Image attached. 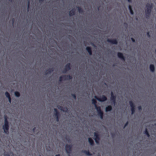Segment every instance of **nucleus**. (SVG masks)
I'll return each instance as SVG.
<instances>
[{
	"label": "nucleus",
	"instance_id": "c756f323",
	"mask_svg": "<svg viewBox=\"0 0 156 156\" xmlns=\"http://www.w3.org/2000/svg\"><path fill=\"white\" fill-rule=\"evenodd\" d=\"M30 2L29 1L28 2V4H27V9H28V10H29V8H30Z\"/></svg>",
	"mask_w": 156,
	"mask_h": 156
},
{
	"label": "nucleus",
	"instance_id": "412c9836",
	"mask_svg": "<svg viewBox=\"0 0 156 156\" xmlns=\"http://www.w3.org/2000/svg\"><path fill=\"white\" fill-rule=\"evenodd\" d=\"M112 109V107L111 106H108L105 108L106 112H108L111 111Z\"/></svg>",
	"mask_w": 156,
	"mask_h": 156
},
{
	"label": "nucleus",
	"instance_id": "7ed1b4c3",
	"mask_svg": "<svg viewBox=\"0 0 156 156\" xmlns=\"http://www.w3.org/2000/svg\"><path fill=\"white\" fill-rule=\"evenodd\" d=\"M72 145L67 144L65 146V149L68 155H69L71 153L72 150Z\"/></svg>",
	"mask_w": 156,
	"mask_h": 156
},
{
	"label": "nucleus",
	"instance_id": "6e6552de",
	"mask_svg": "<svg viewBox=\"0 0 156 156\" xmlns=\"http://www.w3.org/2000/svg\"><path fill=\"white\" fill-rule=\"evenodd\" d=\"M58 108L60 109L61 111H62L63 112H68V108L66 107H63L62 106H60L58 107Z\"/></svg>",
	"mask_w": 156,
	"mask_h": 156
},
{
	"label": "nucleus",
	"instance_id": "ea45409f",
	"mask_svg": "<svg viewBox=\"0 0 156 156\" xmlns=\"http://www.w3.org/2000/svg\"><path fill=\"white\" fill-rule=\"evenodd\" d=\"M55 156H60V155L59 154H58L55 155Z\"/></svg>",
	"mask_w": 156,
	"mask_h": 156
},
{
	"label": "nucleus",
	"instance_id": "f03ea898",
	"mask_svg": "<svg viewBox=\"0 0 156 156\" xmlns=\"http://www.w3.org/2000/svg\"><path fill=\"white\" fill-rule=\"evenodd\" d=\"M152 4H151L148 3L146 6L145 9V12L147 16L149 15L151 12Z\"/></svg>",
	"mask_w": 156,
	"mask_h": 156
},
{
	"label": "nucleus",
	"instance_id": "1a4fd4ad",
	"mask_svg": "<svg viewBox=\"0 0 156 156\" xmlns=\"http://www.w3.org/2000/svg\"><path fill=\"white\" fill-rule=\"evenodd\" d=\"M54 111L55 112V113H54L55 116L56 117H60V114L58 110L56 108H55L54 109Z\"/></svg>",
	"mask_w": 156,
	"mask_h": 156
},
{
	"label": "nucleus",
	"instance_id": "4c0bfd02",
	"mask_svg": "<svg viewBox=\"0 0 156 156\" xmlns=\"http://www.w3.org/2000/svg\"><path fill=\"white\" fill-rule=\"evenodd\" d=\"M138 108H139V110L141 109V106H139V107H138Z\"/></svg>",
	"mask_w": 156,
	"mask_h": 156
},
{
	"label": "nucleus",
	"instance_id": "79ce46f5",
	"mask_svg": "<svg viewBox=\"0 0 156 156\" xmlns=\"http://www.w3.org/2000/svg\"><path fill=\"white\" fill-rule=\"evenodd\" d=\"M129 2H130V0H128Z\"/></svg>",
	"mask_w": 156,
	"mask_h": 156
},
{
	"label": "nucleus",
	"instance_id": "bb28decb",
	"mask_svg": "<svg viewBox=\"0 0 156 156\" xmlns=\"http://www.w3.org/2000/svg\"><path fill=\"white\" fill-rule=\"evenodd\" d=\"M111 96H112L111 98L112 99V100H113V101L114 102V103H115V98L113 96L112 92H111Z\"/></svg>",
	"mask_w": 156,
	"mask_h": 156
},
{
	"label": "nucleus",
	"instance_id": "ddd939ff",
	"mask_svg": "<svg viewBox=\"0 0 156 156\" xmlns=\"http://www.w3.org/2000/svg\"><path fill=\"white\" fill-rule=\"evenodd\" d=\"M106 98L105 96L102 95L100 98H98V101H103L106 100Z\"/></svg>",
	"mask_w": 156,
	"mask_h": 156
},
{
	"label": "nucleus",
	"instance_id": "9d476101",
	"mask_svg": "<svg viewBox=\"0 0 156 156\" xmlns=\"http://www.w3.org/2000/svg\"><path fill=\"white\" fill-rule=\"evenodd\" d=\"M129 104L131 107L132 113V114H133L135 111L134 106L133 105V103L132 101H130L129 102Z\"/></svg>",
	"mask_w": 156,
	"mask_h": 156
},
{
	"label": "nucleus",
	"instance_id": "f704fd0d",
	"mask_svg": "<svg viewBox=\"0 0 156 156\" xmlns=\"http://www.w3.org/2000/svg\"><path fill=\"white\" fill-rule=\"evenodd\" d=\"M35 129H36L35 127H34V128H33V132H34L35 130Z\"/></svg>",
	"mask_w": 156,
	"mask_h": 156
},
{
	"label": "nucleus",
	"instance_id": "a211bd4d",
	"mask_svg": "<svg viewBox=\"0 0 156 156\" xmlns=\"http://www.w3.org/2000/svg\"><path fill=\"white\" fill-rule=\"evenodd\" d=\"M76 8L78 9V10L80 13H83V10L81 7L79 6H77Z\"/></svg>",
	"mask_w": 156,
	"mask_h": 156
},
{
	"label": "nucleus",
	"instance_id": "c85d7f7f",
	"mask_svg": "<svg viewBox=\"0 0 156 156\" xmlns=\"http://www.w3.org/2000/svg\"><path fill=\"white\" fill-rule=\"evenodd\" d=\"M145 133L148 136V137H149V133H148V132H147V129H146V130H145Z\"/></svg>",
	"mask_w": 156,
	"mask_h": 156
},
{
	"label": "nucleus",
	"instance_id": "5701e85b",
	"mask_svg": "<svg viewBox=\"0 0 156 156\" xmlns=\"http://www.w3.org/2000/svg\"><path fill=\"white\" fill-rule=\"evenodd\" d=\"M14 94H15V96L16 97H19L20 96V94L18 91H15L14 92Z\"/></svg>",
	"mask_w": 156,
	"mask_h": 156
},
{
	"label": "nucleus",
	"instance_id": "58836bf2",
	"mask_svg": "<svg viewBox=\"0 0 156 156\" xmlns=\"http://www.w3.org/2000/svg\"><path fill=\"white\" fill-rule=\"evenodd\" d=\"M14 19H12V23H13L14 22Z\"/></svg>",
	"mask_w": 156,
	"mask_h": 156
},
{
	"label": "nucleus",
	"instance_id": "9b49d317",
	"mask_svg": "<svg viewBox=\"0 0 156 156\" xmlns=\"http://www.w3.org/2000/svg\"><path fill=\"white\" fill-rule=\"evenodd\" d=\"M86 50L89 53L90 55H92V51L91 48L90 47H87L86 48Z\"/></svg>",
	"mask_w": 156,
	"mask_h": 156
},
{
	"label": "nucleus",
	"instance_id": "c9c22d12",
	"mask_svg": "<svg viewBox=\"0 0 156 156\" xmlns=\"http://www.w3.org/2000/svg\"><path fill=\"white\" fill-rule=\"evenodd\" d=\"M128 124V122H127L125 124L124 127H125Z\"/></svg>",
	"mask_w": 156,
	"mask_h": 156
},
{
	"label": "nucleus",
	"instance_id": "a878e982",
	"mask_svg": "<svg viewBox=\"0 0 156 156\" xmlns=\"http://www.w3.org/2000/svg\"><path fill=\"white\" fill-rule=\"evenodd\" d=\"M5 95L6 97L8 98L11 97L10 95L9 94L7 91L5 93Z\"/></svg>",
	"mask_w": 156,
	"mask_h": 156
},
{
	"label": "nucleus",
	"instance_id": "e433bc0d",
	"mask_svg": "<svg viewBox=\"0 0 156 156\" xmlns=\"http://www.w3.org/2000/svg\"><path fill=\"white\" fill-rule=\"evenodd\" d=\"M131 39H132V41H133V42H135V40H134L133 38H131Z\"/></svg>",
	"mask_w": 156,
	"mask_h": 156
},
{
	"label": "nucleus",
	"instance_id": "0eeeda50",
	"mask_svg": "<svg viewBox=\"0 0 156 156\" xmlns=\"http://www.w3.org/2000/svg\"><path fill=\"white\" fill-rule=\"evenodd\" d=\"M54 68L53 67L50 68L45 72V73L46 75L50 74L52 72L54 71Z\"/></svg>",
	"mask_w": 156,
	"mask_h": 156
},
{
	"label": "nucleus",
	"instance_id": "6ab92c4d",
	"mask_svg": "<svg viewBox=\"0 0 156 156\" xmlns=\"http://www.w3.org/2000/svg\"><path fill=\"white\" fill-rule=\"evenodd\" d=\"M98 115H100V117L101 119H102L103 118V115L102 113L101 112V111H100V108L98 107Z\"/></svg>",
	"mask_w": 156,
	"mask_h": 156
},
{
	"label": "nucleus",
	"instance_id": "20e7f679",
	"mask_svg": "<svg viewBox=\"0 0 156 156\" xmlns=\"http://www.w3.org/2000/svg\"><path fill=\"white\" fill-rule=\"evenodd\" d=\"M71 69V65L70 63H67L65 66V68L64 70L63 71V73H65L67 71L70 70Z\"/></svg>",
	"mask_w": 156,
	"mask_h": 156
},
{
	"label": "nucleus",
	"instance_id": "f3484780",
	"mask_svg": "<svg viewBox=\"0 0 156 156\" xmlns=\"http://www.w3.org/2000/svg\"><path fill=\"white\" fill-rule=\"evenodd\" d=\"M94 136H95L94 140L97 144H98V131H96L94 133Z\"/></svg>",
	"mask_w": 156,
	"mask_h": 156
},
{
	"label": "nucleus",
	"instance_id": "7c9ffc66",
	"mask_svg": "<svg viewBox=\"0 0 156 156\" xmlns=\"http://www.w3.org/2000/svg\"><path fill=\"white\" fill-rule=\"evenodd\" d=\"M56 121L57 122H58L59 121V117H56Z\"/></svg>",
	"mask_w": 156,
	"mask_h": 156
},
{
	"label": "nucleus",
	"instance_id": "37998d69",
	"mask_svg": "<svg viewBox=\"0 0 156 156\" xmlns=\"http://www.w3.org/2000/svg\"><path fill=\"white\" fill-rule=\"evenodd\" d=\"M10 1H12V0H9Z\"/></svg>",
	"mask_w": 156,
	"mask_h": 156
},
{
	"label": "nucleus",
	"instance_id": "393cba45",
	"mask_svg": "<svg viewBox=\"0 0 156 156\" xmlns=\"http://www.w3.org/2000/svg\"><path fill=\"white\" fill-rule=\"evenodd\" d=\"M129 9L130 11V12L131 13V14H133V11L132 9V7L131 6H130V5H129Z\"/></svg>",
	"mask_w": 156,
	"mask_h": 156
},
{
	"label": "nucleus",
	"instance_id": "423d86ee",
	"mask_svg": "<svg viewBox=\"0 0 156 156\" xmlns=\"http://www.w3.org/2000/svg\"><path fill=\"white\" fill-rule=\"evenodd\" d=\"M95 99H92V103L94 104L95 107V109L97 111H98V105L96 104V100H98V96L96 95L94 97Z\"/></svg>",
	"mask_w": 156,
	"mask_h": 156
},
{
	"label": "nucleus",
	"instance_id": "72a5a7b5",
	"mask_svg": "<svg viewBox=\"0 0 156 156\" xmlns=\"http://www.w3.org/2000/svg\"><path fill=\"white\" fill-rule=\"evenodd\" d=\"M44 0H39V2L40 3H42L43 2Z\"/></svg>",
	"mask_w": 156,
	"mask_h": 156
},
{
	"label": "nucleus",
	"instance_id": "473e14b6",
	"mask_svg": "<svg viewBox=\"0 0 156 156\" xmlns=\"http://www.w3.org/2000/svg\"><path fill=\"white\" fill-rule=\"evenodd\" d=\"M4 155V156H10L9 154L8 153H5Z\"/></svg>",
	"mask_w": 156,
	"mask_h": 156
},
{
	"label": "nucleus",
	"instance_id": "2f4dec72",
	"mask_svg": "<svg viewBox=\"0 0 156 156\" xmlns=\"http://www.w3.org/2000/svg\"><path fill=\"white\" fill-rule=\"evenodd\" d=\"M9 100V103H11V97L8 98Z\"/></svg>",
	"mask_w": 156,
	"mask_h": 156
},
{
	"label": "nucleus",
	"instance_id": "cd10ccee",
	"mask_svg": "<svg viewBox=\"0 0 156 156\" xmlns=\"http://www.w3.org/2000/svg\"><path fill=\"white\" fill-rule=\"evenodd\" d=\"M71 96L73 97V98L75 100H76V96L75 94H72Z\"/></svg>",
	"mask_w": 156,
	"mask_h": 156
},
{
	"label": "nucleus",
	"instance_id": "b1692460",
	"mask_svg": "<svg viewBox=\"0 0 156 156\" xmlns=\"http://www.w3.org/2000/svg\"><path fill=\"white\" fill-rule=\"evenodd\" d=\"M4 125H9V122L7 119V117L6 116L5 117V122Z\"/></svg>",
	"mask_w": 156,
	"mask_h": 156
},
{
	"label": "nucleus",
	"instance_id": "c03bdc74",
	"mask_svg": "<svg viewBox=\"0 0 156 156\" xmlns=\"http://www.w3.org/2000/svg\"><path fill=\"white\" fill-rule=\"evenodd\" d=\"M41 156V155H40V156Z\"/></svg>",
	"mask_w": 156,
	"mask_h": 156
},
{
	"label": "nucleus",
	"instance_id": "39448f33",
	"mask_svg": "<svg viewBox=\"0 0 156 156\" xmlns=\"http://www.w3.org/2000/svg\"><path fill=\"white\" fill-rule=\"evenodd\" d=\"M9 125H4L3 126V129L4 130V133L8 134L9 133Z\"/></svg>",
	"mask_w": 156,
	"mask_h": 156
},
{
	"label": "nucleus",
	"instance_id": "2eb2a0df",
	"mask_svg": "<svg viewBox=\"0 0 156 156\" xmlns=\"http://www.w3.org/2000/svg\"><path fill=\"white\" fill-rule=\"evenodd\" d=\"M88 142L91 146H93L94 145V142L93 139H92L91 138H88Z\"/></svg>",
	"mask_w": 156,
	"mask_h": 156
},
{
	"label": "nucleus",
	"instance_id": "dca6fc26",
	"mask_svg": "<svg viewBox=\"0 0 156 156\" xmlns=\"http://www.w3.org/2000/svg\"><path fill=\"white\" fill-rule=\"evenodd\" d=\"M107 41L108 42H111V43L113 44H117V41L116 40L113 39H108Z\"/></svg>",
	"mask_w": 156,
	"mask_h": 156
},
{
	"label": "nucleus",
	"instance_id": "f257e3e1",
	"mask_svg": "<svg viewBox=\"0 0 156 156\" xmlns=\"http://www.w3.org/2000/svg\"><path fill=\"white\" fill-rule=\"evenodd\" d=\"M72 79V76L70 75H64L61 76L59 77V80L60 81H62L63 80H71Z\"/></svg>",
	"mask_w": 156,
	"mask_h": 156
},
{
	"label": "nucleus",
	"instance_id": "a19ab883",
	"mask_svg": "<svg viewBox=\"0 0 156 156\" xmlns=\"http://www.w3.org/2000/svg\"><path fill=\"white\" fill-rule=\"evenodd\" d=\"M147 34L148 36L149 37H150V35H149V32H148V33H147Z\"/></svg>",
	"mask_w": 156,
	"mask_h": 156
},
{
	"label": "nucleus",
	"instance_id": "4be33fe9",
	"mask_svg": "<svg viewBox=\"0 0 156 156\" xmlns=\"http://www.w3.org/2000/svg\"><path fill=\"white\" fill-rule=\"evenodd\" d=\"M150 69L152 72H154V67L153 65H151L150 66Z\"/></svg>",
	"mask_w": 156,
	"mask_h": 156
},
{
	"label": "nucleus",
	"instance_id": "aec40b11",
	"mask_svg": "<svg viewBox=\"0 0 156 156\" xmlns=\"http://www.w3.org/2000/svg\"><path fill=\"white\" fill-rule=\"evenodd\" d=\"M118 55L119 58H121L123 60H124V58L122 53H118Z\"/></svg>",
	"mask_w": 156,
	"mask_h": 156
},
{
	"label": "nucleus",
	"instance_id": "4468645a",
	"mask_svg": "<svg viewBox=\"0 0 156 156\" xmlns=\"http://www.w3.org/2000/svg\"><path fill=\"white\" fill-rule=\"evenodd\" d=\"M82 152L84 153L87 156H91L92 155V154L89 151H86L85 150H82Z\"/></svg>",
	"mask_w": 156,
	"mask_h": 156
},
{
	"label": "nucleus",
	"instance_id": "f8f14e48",
	"mask_svg": "<svg viewBox=\"0 0 156 156\" xmlns=\"http://www.w3.org/2000/svg\"><path fill=\"white\" fill-rule=\"evenodd\" d=\"M75 10L74 9H72L69 12V15L70 16H72L75 15Z\"/></svg>",
	"mask_w": 156,
	"mask_h": 156
}]
</instances>
